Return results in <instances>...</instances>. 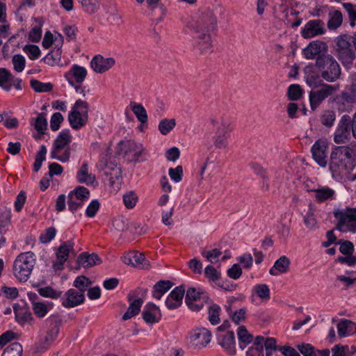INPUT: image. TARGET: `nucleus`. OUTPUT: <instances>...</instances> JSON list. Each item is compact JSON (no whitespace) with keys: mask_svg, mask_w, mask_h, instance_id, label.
Here are the masks:
<instances>
[{"mask_svg":"<svg viewBox=\"0 0 356 356\" xmlns=\"http://www.w3.org/2000/svg\"><path fill=\"white\" fill-rule=\"evenodd\" d=\"M238 338L239 341V346L243 349L248 344L253 340V337L249 333L246 327L243 325L240 326L237 331Z\"/></svg>","mask_w":356,"mask_h":356,"instance_id":"obj_37","label":"nucleus"},{"mask_svg":"<svg viewBox=\"0 0 356 356\" xmlns=\"http://www.w3.org/2000/svg\"><path fill=\"white\" fill-rule=\"evenodd\" d=\"M90 280L86 276L81 275L77 277L73 284V286L84 293L87 288L91 284Z\"/></svg>","mask_w":356,"mask_h":356,"instance_id":"obj_50","label":"nucleus"},{"mask_svg":"<svg viewBox=\"0 0 356 356\" xmlns=\"http://www.w3.org/2000/svg\"><path fill=\"white\" fill-rule=\"evenodd\" d=\"M312 191L315 193V198L318 202L334 199L335 191L327 186L319 187Z\"/></svg>","mask_w":356,"mask_h":356,"instance_id":"obj_32","label":"nucleus"},{"mask_svg":"<svg viewBox=\"0 0 356 356\" xmlns=\"http://www.w3.org/2000/svg\"><path fill=\"white\" fill-rule=\"evenodd\" d=\"M144 152L145 149L143 145L133 140L121 141L118 144L119 154L127 156L131 161H138Z\"/></svg>","mask_w":356,"mask_h":356,"instance_id":"obj_11","label":"nucleus"},{"mask_svg":"<svg viewBox=\"0 0 356 356\" xmlns=\"http://www.w3.org/2000/svg\"><path fill=\"white\" fill-rule=\"evenodd\" d=\"M337 332L340 337L353 334L356 333V323L348 319H343L337 325Z\"/></svg>","mask_w":356,"mask_h":356,"instance_id":"obj_30","label":"nucleus"},{"mask_svg":"<svg viewBox=\"0 0 356 356\" xmlns=\"http://www.w3.org/2000/svg\"><path fill=\"white\" fill-rule=\"evenodd\" d=\"M217 17L214 12L207 8L202 11L192 24L195 44L202 54L212 51L211 34L217 29Z\"/></svg>","mask_w":356,"mask_h":356,"instance_id":"obj_1","label":"nucleus"},{"mask_svg":"<svg viewBox=\"0 0 356 356\" xmlns=\"http://www.w3.org/2000/svg\"><path fill=\"white\" fill-rule=\"evenodd\" d=\"M123 201L127 209L134 208L138 201V196L133 191H129L123 195Z\"/></svg>","mask_w":356,"mask_h":356,"instance_id":"obj_55","label":"nucleus"},{"mask_svg":"<svg viewBox=\"0 0 356 356\" xmlns=\"http://www.w3.org/2000/svg\"><path fill=\"white\" fill-rule=\"evenodd\" d=\"M327 28L330 30H335L339 28L343 22V15L339 10H332L328 14Z\"/></svg>","mask_w":356,"mask_h":356,"instance_id":"obj_35","label":"nucleus"},{"mask_svg":"<svg viewBox=\"0 0 356 356\" xmlns=\"http://www.w3.org/2000/svg\"><path fill=\"white\" fill-rule=\"evenodd\" d=\"M316 67L321 72V77L327 82H334L340 77L341 67L330 54H323L317 57Z\"/></svg>","mask_w":356,"mask_h":356,"instance_id":"obj_4","label":"nucleus"},{"mask_svg":"<svg viewBox=\"0 0 356 356\" xmlns=\"http://www.w3.org/2000/svg\"><path fill=\"white\" fill-rule=\"evenodd\" d=\"M287 93L289 99L296 101L301 97L302 90L299 85L292 84L289 87Z\"/></svg>","mask_w":356,"mask_h":356,"instance_id":"obj_56","label":"nucleus"},{"mask_svg":"<svg viewBox=\"0 0 356 356\" xmlns=\"http://www.w3.org/2000/svg\"><path fill=\"white\" fill-rule=\"evenodd\" d=\"M351 118L348 115H343L341 118L334 133V142L337 144L348 143L350 138Z\"/></svg>","mask_w":356,"mask_h":356,"instance_id":"obj_10","label":"nucleus"},{"mask_svg":"<svg viewBox=\"0 0 356 356\" xmlns=\"http://www.w3.org/2000/svg\"><path fill=\"white\" fill-rule=\"evenodd\" d=\"M218 344L229 353H235V337L233 332L229 331L224 334H218Z\"/></svg>","mask_w":356,"mask_h":356,"instance_id":"obj_26","label":"nucleus"},{"mask_svg":"<svg viewBox=\"0 0 356 356\" xmlns=\"http://www.w3.org/2000/svg\"><path fill=\"white\" fill-rule=\"evenodd\" d=\"M176 125L175 119H163L159 124V130L163 135L168 134Z\"/></svg>","mask_w":356,"mask_h":356,"instance_id":"obj_46","label":"nucleus"},{"mask_svg":"<svg viewBox=\"0 0 356 356\" xmlns=\"http://www.w3.org/2000/svg\"><path fill=\"white\" fill-rule=\"evenodd\" d=\"M324 32V22L321 19H312L306 23L301 33L304 38H312Z\"/></svg>","mask_w":356,"mask_h":356,"instance_id":"obj_18","label":"nucleus"},{"mask_svg":"<svg viewBox=\"0 0 356 356\" xmlns=\"http://www.w3.org/2000/svg\"><path fill=\"white\" fill-rule=\"evenodd\" d=\"M77 179L80 183L86 184H92L95 181V175L88 173V166L87 163H83L77 172Z\"/></svg>","mask_w":356,"mask_h":356,"instance_id":"obj_36","label":"nucleus"},{"mask_svg":"<svg viewBox=\"0 0 356 356\" xmlns=\"http://www.w3.org/2000/svg\"><path fill=\"white\" fill-rule=\"evenodd\" d=\"M12 62L15 71L21 72L24 70L26 60L23 56L17 54L13 57Z\"/></svg>","mask_w":356,"mask_h":356,"instance_id":"obj_58","label":"nucleus"},{"mask_svg":"<svg viewBox=\"0 0 356 356\" xmlns=\"http://www.w3.org/2000/svg\"><path fill=\"white\" fill-rule=\"evenodd\" d=\"M99 166L102 169H104V168L106 169L105 174L106 175H110L111 176L110 178L111 179H113V177L112 172L108 171L109 170L113 171L115 177L116 178H118L120 175V168H118L117 165H115V168H113L112 166H111V167L108 166V165L106 163V159L104 156H102V159H100L99 163Z\"/></svg>","mask_w":356,"mask_h":356,"instance_id":"obj_53","label":"nucleus"},{"mask_svg":"<svg viewBox=\"0 0 356 356\" xmlns=\"http://www.w3.org/2000/svg\"><path fill=\"white\" fill-rule=\"evenodd\" d=\"M52 307L53 303L50 302H34L32 309L37 317L43 318L51 309Z\"/></svg>","mask_w":356,"mask_h":356,"instance_id":"obj_34","label":"nucleus"},{"mask_svg":"<svg viewBox=\"0 0 356 356\" xmlns=\"http://www.w3.org/2000/svg\"><path fill=\"white\" fill-rule=\"evenodd\" d=\"M22 346L18 342H15L4 349L1 356H22Z\"/></svg>","mask_w":356,"mask_h":356,"instance_id":"obj_41","label":"nucleus"},{"mask_svg":"<svg viewBox=\"0 0 356 356\" xmlns=\"http://www.w3.org/2000/svg\"><path fill=\"white\" fill-rule=\"evenodd\" d=\"M23 50L31 60H35L40 55V48L35 44L26 45Z\"/></svg>","mask_w":356,"mask_h":356,"instance_id":"obj_57","label":"nucleus"},{"mask_svg":"<svg viewBox=\"0 0 356 356\" xmlns=\"http://www.w3.org/2000/svg\"><path fill=\"white\" fill-rule=\"evenodd\" d=\"M68 194H72V197L75 199H79L84 201L89 198L90 191L84 186H79L70 191Z\"/></svg>","mask_w":356,"mask_h":356,"instance_id":"obj_51","label":"nucleus"},{"mask_svg":"<svg viewBox=\"0 0 356 356\" xmlns=\"http://www.w3.org/2000/svg\"><path fill=\"white\" fill-rule=\"evenodd\" d=\"M334 217L339 219L337 229L341 232H356V209H348L346 211H337L334 213Z\"/></svg>","mask_w":356,"mask_h":356,"instance_id":"obj_9","label":"nucleus"},{"mask_svg":"<svg viewBox=\"0 0 356 356\" xmlns=\"http://www.w3.org/2000/svg\"><path fill=\"white\" fill-rule=\"evenodd\" d=\"M31 88L37 92H49L53 88L51 83H42L36 79H31L30 81Z\"/></svg>","mask_w":356,"mask_h":356,"instance_id":"obj_44","label":"nucleus"},{"mask_svg":"<svg viewBox=\"0 0 356 356\" xmlns=\"http://www.w3.org/2000/svg\"><path fill=\"white\" fill-rule=\"evenodd\" d=\"M290 264V259L287 257L282 256L275 261L273 266L270 269L269 273L273 276L286 273L289 270Z\"/></svg>","mask_w":356,"mask_h":356,"instance_id":"obj_28","label":"nucleus"},{"mask_svg":"<svg viewBox=\"0 0 356 356\" xmlns=\"http://www.w3.org/2000/svg\"><path fill=\"white\" fill-rule=\"evenodd\" d=\"M47 148L44 145H41L39 152L37 153L33 163V170L38 172L41 166L42 161L46 159Z\"/></svg>","mask_w":356,"mask_h":356,"instance_id":"obj_49","label":"nucleus"},{"mask_svg":"<svg viewBox=\"0 0 356 356\" xmlns=\"http://www.w3.org/2000/svg\"><path fill=\"white\" fill-rule=\"evenodd\" d=\"M72 251H74V242L71 240L63 242L56 251V261L54 266H63Z\"/></svg>","mask_w":356,"mask_h":356,"instance_id":"obj_25","label":"nucleus"},{"mask_svg":"<svg viewBox=\"0 0 356 356\" xmlns=\"http://www.w3.org/2000/svg\"><path fill=\"white\" fill-rule=\"evenodd\" d=\"M89 104L87 102L78 99L68 115L71 127L74 129L83 127L88 120Z\"/></svg>","mask_w":356,"mask_h":356,"instance_id":"obj_8","label":"nucleus"},{"mask_svg":"<svg viewBox=\"0 0 356 356\" xmlns=\"http://www.w3.org/2000/svg\"><path fill=\"white\" fill-rule=\"evenodd\" d=\"M327 144L325 140L319 139L315 142L312 147L313 159L321 167L327 165Z\"/></svg>","mask_w":356,"mask_h":356,"instance_id":"obj_17","label":"nucleus"},{"mask_svg":"<svg viewBox=\"0 0 356 356\" xmlns=\"http://www.w3.org/2000/svg\"><path fill=\"white\" fill-rule=\"evenodd\" d=\"M107 19L113 24L119 25L122 23V15L119 13L118 10L115 8H111L107 12Z\"/></svg>","mask_w":356,"mask_h":356,"instance_id":"obj_52","label":"nucleus"},{"mask_svg":"<svg viewBox=\"0 0 356 356\" xmlns=\"http://www.w3.org/2000/svg\"><path fill=\"white\" fill-rule=\"evenodd\" d=\"M327 45L321 40H314L302 49V54L306 59H314L321 56L323 54H327Z\"/></svg>","mask_w":356,"mask_h":356,"instance_id":"obj_16","label":"nucleus"},{"mask_svg":"<svg viewBox=\"0 0 356 356\" xmlns=\"http://www.w3.org/2000/svg\"><path fill=\"white\" fill-rule=\"evenodd\" d=\"M83 200L73 197L72 194L67 195L68 209L72 213L83 206Z\"/></svg>","mask_w":356,"mask_h":356,"instance_id":"obj_60","label":"nucleus"},{"mask_svg":"<svg viewBox=\"0 0 356 356\" xmlns=\"http://www.w3.org/2000/svg\"><path fill=\"white\" fill-rule=\"evenodd\" d=\"M211 123L216 127L213 136L214 146L217 149H227V140L232 131L229 120L224 116H216L211 119Z\"/></svg>","mask_w":356,"mask_h":356,"instance_id":"obj_7","label":"nucleus"},{"mask_svg":"<svg viewBox=\"0 0 356 356\" xmlns=\"http://www.w3.org/2000/svg\"><path fill=\"white\" fill-rule=\"evenodd\" d=\"M207 296L204 292L197 291L195 288H189L186 294L185 302H200L201 300H207Z\"/></svg>","mask_w":356,"mask_h":356,"instance_id":"obj_39","label":"nucleus"},{"mask_svg":"<svg viewBox=\"0 0 356 356\" xmlns=\"http://www.w3.org/2000/svg\"><path fill=\"white\" fill-rule=\"evenodd\" d=\"M38 291L40 296L45 298L57 299L61 296L60 291H57L50 286L40 288Z\"/></svg>","mask_w":356,"mask_h":356,"instance_id":"obj_54","label":"nucleus"},{"mask_svg":"<svg viewBox=\"0 0 356 356\" xmlns=\"http://www.w3.org/2000/svg\"><path fill=\"white\" fill-rule=\"evenodd\" d=\"M353 167L352 149L348 146H339L332 149L330 155V170L333 176L346 175Z\"/></svg>","mask_w":356,"mask_h":356,"instance_id":"obj_2","label":"nucleus"},{"mask_svg":"<svg viewBox=\"0 0 356 356\" xmlns=\"http://www.w3.org/2000/svg\"><path fill=\"white\" fill-rule=\"evenodd\" d=\"M142 316L147 324L156 323L161 318V310L154 303L148 302L143 309Z\"/></svg>","mask_w":356,"mask_h":356,"instance_id":"obj_23","label":"nucleus"},{"mask_svg":"<svg viewBox=\"0 0 356 356\" xmlns=\"http://www.w3.org/2000/svg\"><path fill=\"white\" fill-rule=\"evenodd\" d=\"M170 179L175 181L179 182L183 177V168L181 165H177L175 168H170L168 171Z\"/></svg>","mask_w":356,"mask_h":356,"instance_id":"obj_61","label":"nucleus"},{"mask_svg":"<svg viewBox=\"0 0 356 356\" xmlns=\"http://www.w3.org/2000/svg\"><path fill=\"white\" fill-rule=\"evenodd\" d=\"M173 286L170 280H160L154 286L152 296L154 298L160 300L163 294L168 291Z\"/></svg>","mask_w":356,"mask_h":356,"instance_id":"obj_31","label":"nucleus"},{"mask_svg":"<svg viewBox=\"0 0 356 356\" xmlns=\"http://www.w3.org/2000/svg\"><path fill=\"white\" fill-rule=\"evenodd\" d=\"M87 73V70L85 67L75 64L72 66L65 76L71 86H74L73 79L76 83H81L85 80Z\"/></svg>","mask_w":356,"mask_h":356,"instance_id":"obj_24","label":"nucleus"},{"mask_svg":"<svg viewBox=\"0 0 356 356\" xmlns=\"http://www.w3.org/2000/svg\"><path fill=\"white\" fill-rule=\"evenodd\" d=\"M211 333L204 327H196L190 337L191 346L195 349H202L210 343Z\"/></svg>","mask_w":356,"mask_h":356,"instance_id":"obj_12","label":"nucleus"},{"mask_svg":"<svg viewBox=\"0 0 356 356\" xmlns=\"http://www.w3.org/2000/svg\"><path fill=\"white\" fill-rule=\"evenodd\" d=\"M184 293L185 289L183 286L175 287L165 300L167 308L172 310L179 307L182 304Z\"/></svg>","mask_w":356,"mask_h":356,"instance_id":"obj_22","label":"nucleus"},{"mask_svg":"<svg viewBox=\"0 0 356 356\" xmlns=\"http://www.w3.org/2000/svg\"><path fill=\"white\" fill-rule=\"evenodd\" d=\"M82 10L89 14L96 13L101 8L102 0H76Z\"/></svg>","mask_w":356,"mask_h":356,"instance_id":"obj_33","label":"nucleus"},{"mask_svg":"<svg viewBox=\"0 0 356 356\" xmlns=\"http://www.w3.org/2000/svg\"><path fill=\"white\" fill-rule=\"evenodd\" d=\"M205 276L211 281L216 282L220 279V274L216 268L211 265L207 266L204 269Z\"/></svg>","mask_w":356,"mask_h":356,"instance_id":"obj_63","label":"nucleus"},{"mask_svg":"<svg viewBox=\"0 0 356 356\" xmlns=\"http://www.w3.org/2000/svg\"><path fill=\"white\" fill-rule=\"evenodd\" d=\"M332 352V356H350V348L348 346L336 345Z\"/></svg>","mask_w":356,"mask_h":356,"instance_id":"obj_64","label":"nucleus"},{"mask_svg":"<svg viewBox=\"0 0 356 356\" xmlns=\"http://www.w3.org/2000/svg\"><path fill=\"white\" fill-rule=\"evenodd\" d=\"M336 56L343 65H349L355 58L356 35L341 34L334 40Z\"/></svg>","mask_w":356,"mask_h":356,"instance_id":"obj_3","label":"nucleus"},{"mask_svg":"<svg viewBox=\"0 0 356 356\" xmlns=\"http://www.w3.org/2000/svg\"><path fill=\"white\" fill-rule=\"evenodd\" d=\"M13 309L16 321L22 325L25 324H31L33 317L24 302L15 303L13 305Z\"/></svg>","mask_w":356,"mask_h":356,"instance_id":"obj_19","label":"nucleus"},{"mask_svg":"<svg viewBox=\"0 0 356 356\" xmlns=\"http://www.w3.org/2000/svg\"><path fill=\"white\" fill-rule=\"evenodd\" d=\"M220 307L216 304L211 305L209 308V321L212 325H217L220 323Z\"/></svg>","mask_w":356,"mask_h":356,"instance_id":"obj_48","label":"nucleus"},{"mask_svg":"<svg viewBox=\"0 0 356 356\" xmlns=\"http://www.w3.org/2000/svg\"><path fill=\"white\" fill-rule=\"evenodd\" d=\"M337 90V87L334 86L323 84L320 89L311 91L309 101L312 109H316L325 99L332 95Z\"/></svg>","mask_w":356,"mask_h":356,"instance_id":"obj_13","label":"nucleus"},{"mask_svg":"<svg viewBox=\"0 0 356 356\" xmlns=\"http://www.w3.org/2000/svg\"><path fill=\"white\" fill-rule=\"evenodd\" d=\"M35 264V257L32 252L21 253L17 257L13 264V271L15 277L19 282H26Z\"/></svg>","mask_w":356,"mask_h":356,"instance_id":"obj_5","label":"nucleus"},{"mask_svg":"<svg viewBox=\"0 0 356 356\" xmlns=\"http://www.w3.org/2000/svg\"><path fill=\"white\" fill-rule=\"evenodd\" d=\"M146 1L147 11L149 15L156 23L163 20L167 13V8L161 0H145Z\"/></svg>","mask_w":356,"mask_h":356,"instance_id":"obj_14","label":"nucleus"},{"mask_svg":"<svg viewBox=\"0 0 356 356\" xmlns=\"http://www.w3.org/2000/svg\"><path fill=\"white\" fill-rule=\"evenodd\" d=\"M64 118L60 113H55L52 115L50 120V127L52 131H57L60 128L61 122Z\"/></svg>","mask_w":356,"mask_h":356,"instance_id":"obj_62","label":"nucleus"},{"mask_svg":"<svg viewBox=\"0 0 356 356\" xmlns=\"http://www.w3.org/2000/svg\"><path fill=\"white\" fill-rule=\"evenodd\" d=\"M35 129L41 134L47 129V122L43 113H40L35 121Z\"/></svg>","mask_w":356,"mask_h":356,"instance_id":"obj_59","label":"nucleus"},{"mask_svg":"<svg viewBox=\"0 0 356 356\" xmlns=\"http://www.w3.org/2000/svg\"><path fill=\"white\" fill-rule=\"evenodd\" d=\"M342 6L348 13L350 26L354 27L356 25V5L351 3H343Z\"/></svg>","mask_w":356,"mask_h":356,"instance_id":"obj_47","label":"nucleus"},{"mask_svg":"<svg viewBox=\"0 0 356 356\" xmlns=\"http://www.w3.org/2000/svg\"><path fill=\"white\" fill-rule=\"evenodd\" d=\"M77 262L80 266L84 268H89L102 263V259L97 254H89L87 252H83L79 254Z\"/></svg>","mask_w":356,"mask_h":356,"instance_id":"obj_29","label":"nucleus"},{"mask_svg":"<svg viewBox=\"0 0 356 356\" xmlns=\"http://www.w3.org/2000/svg\"><path fill=\"white\" fill-rule=\"evenodd\" d=\"M11 74L5 68H0V87L6 91L10 90L12 83H10Z\"/></svg>","mask_w":356,"mask_h":356,"instance_id":"obj_43","label":"nucleus"},{"mask_svg":"<svg viewBox=\"0 0 356 356\" xmlns=\"http://www.w3.org/2000/svg\"><path fill=\"white\" fill-rule=\"evenodd\" d=\"M139 291H143V290L134 291L128 294L127 300L129 302V306L122 316L123 320L127 321L130 319L133 316L137 315L140 311L141 306L143 303V299L142 298L136 297L139 293ZM143 292L145 293L146 291H143Z\"/></svg>","mask_w":356,"mask_h":356,"instance_id":"obj_15","label":"nucleus"},{"mask_svg":"<svg viewBox=\"0 0 356 356\" xmlns=\"http://www.w3.org/2000/svg\"><path fill=\"white\" fill-rule=\"evenodd\" d=\"M335 120L336 113L334 111L332 110L324 111L320 117L321 124L326 127H332Z\"/></svg>","mask_w":356,"mask_h":356,"instance_id":"obj_42","label":"nucleus"},{"mask_svg":"<svg viewBox=\"0 0 356 356\" xmlns=\"http://www.w3.org/2000/svg\"><path fill=\"white\" fill-rule=\"evenodd\" d=\"M303 221L306 227L311 231L315 230L318 228L317 220L314 217V211L312 205L309 204V209L307 213L303 216Z\"/></svg>","mask_w":356,"mask_h":356,"instance_id":"obj_40","label":"nucleus"},{"mask_svg":"<svg viewBox=\"0 0 356 356\" xmlns=\"http://www.w3.org/2000/svg\"><path fill=\"white\" fill-rule=\"evenodd\" d=\"M115 63L113 58H104L102 55H97L90 61L91 68L97 73H104L111 69Z\"/></svg>","mask_w":356,"mask_h":356,"instance_id":"obj_20","label":"nucleus"},{"mask_svg":"<svg viewBox=\"0 0 356 356\" xmlns=\"http://www.w3.org/2000/svg\"><path fill=\"white\" fill-rule=\"evenodd\" d=\"M72 136L68 129H64L59 133L53 143L51 151V158L58 160L63 163L69 161L71 154V149L69 147Z\"/></svg>","mask_w":356,"mask_h":356,"instance_id":"obj_6","label":"nucleus"},{"mask_svg":"<svg viewBox=\"0 0 356 356\" xmlns=\"http://www.w3.org/2000/svg\"><path fill=\"white\" fill-rule=\"evenodd\" d=\"M253 291L263 300L267 301L270 299V289L265 284L255 285L253 288Z\"/></svg>","mask_w":356,"mask_h":356,"instance_id":"obj_45","label":"nucleus"},{"mask_svg":"<svg viewBox=\"0 0 356 356\" xmlns=\"http://www.w3.org/2000/svg\"><path fill=\"white\" fill-rule=\"evenodd\" d=\"M130 107L139 122L141 123H146L147 122V114L142 104L131 102Z\"/></svg>","mask_w":356,"mask_h":356,"instance_id":"obj_38","label":"nucleus"},{"mask_svg":"<svg viewBox=\"0 0 356 356\" xmlns=\"http://www.w3.org/2000/svg\"><path fill=\"white\" fill-rule=\"evenodd\" d=\"M46 323L49 327L47 334L49 335V338L56 339L62 325L60 316L58 314L51 315L46 320Z\"/></svg>","mask_w":356,"mask_h":356,"instance_id":"obj_27","label":"nucleus"},{"mask_svg":"<svg viewBox=\"0 0 356 356\" xmlns=\"http://www.w3.org/2000/svg\"><path fill=\"white\" fill-rule=\"evenodd\" d=\"M62 300L63 307L72 308L82 304L85 300V296L82 292L77 291L74 289H70L67 291Z\"/></svg>","mask_w":356,"mask_h":356,"instance_id":"obj_21","label":"nucleus"}]
</instances>
